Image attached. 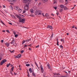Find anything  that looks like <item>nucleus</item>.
Masks as SVG:
<instances>
[{"instance_id": "obj_15", "label": "nucleus", "mask_w": 77, "mask_h": 77, "mask_svg": "<svg viewBox=\"0 0 77 77\" xmlns=\"http://www.w3.org/2000/svg\"><path fill=\"white\" fill-rule=\"evenodd\" d=\"M60 8H61L62 9H63V8L64 7H65V6H64L63 5H60Z\"/></svg>"}, {"instance_id": "obj_33", "label": "nucleus", "mask_w": 77, "mask_h": 77, "mask_svg": "<svg viewBox=\"0 0 77 77\" xmlns=\"http://www.w3.org/2000/svg\"><path fill=\"white\" fill-rule=\"evenodd\" d=\"M30 17H34V15H33V14H31V15H30Z\"/></svg>"}, {"instance_id": "obj_43", "label": "nucleus", "mask_w": 77, "mask_h": 77, "mask_svg": "<svg viewBox=\"0 0 77 77\" xmlns=\"http://www.w3.org/2000/svg\"><path fill=\"white\" fill-rule=\"evenodd\" d=\"M29 40H26V42H29Z\"/></svg>"}, {"instance_id": "obj_60", "label": "nucleus", "mask_w": 77, "mask_h": 77, "mask_svg": "<svg viewBox=\"0 0 77 77\" xmlns=\"http://www.w3.org/2000/svg\"><path fill=\"white\" fill-rule=\"evenodd\" d=\"M1 42H3V40H2Z\"/></svg>"}, {"instance_id": "obj_55", "label": "nucleus", "mask_w": 77, "mask_h": 77, "mask_svg": "<svg viewBox=\"0 0 77 77\" xmlns=\"http://www.w3.org/2000/svg\"><path fill=\"white\" fill-rule=\"evenodd\" d=\"M31 66H33V65L32 64H31Z\"/></svg>"}, {"instance_id": "obj_25", "label": "nucleus", "mask_w": 77, "mask_h": 77, "mask_svg": "<svg viewBox=\"0 0 77 77\" xmlns=\"http://www.w3.org/2000/svg\"><path fill=\"white\" fill-rule=\"evenodd\" d=\"M25 42H26V41L25 40H24L23 42H22V44H23L24 43H25Z\"/></svg>"}, {"instance_id": "obj_10", "label": "nucleus", "mask_w": 77, "mask_h": 77, "mask_svg": "<svg viewBox=\"0 0 77 77\" xmlns=\"http://www.w3.org/2000/svg\"><path fill=\"white\" fill-rule=\"evenodd\" d=\"M16 17H17V18H18V19H19V21L21 19V18L20 17V16H18V15H16Z\"/></svg>"}, {"instance_id": "obj_48", "label": "nucleus", "mask_w": 77, "mask_h": 77, "mask_svg": "<svg viewBox=\"0 0 77 77\" xmlns=\"http://www.w3.org/2000/svg\"><path fill=\"white\" fill-rule=\"evenodd\" d=\"M35 63L36 65V66H38V64H37V63Z\"/></svg>"}, {"instance_id": "obj_26", "label": "nucleus", "mask_w": 77, "mask_h": 77, "mask_svg": "<svg viewBox=\"0 0 77 77\" xmlns=\"http://www.w3.org/2000/svg\"><path fill=\"white\" fill-rule=\"evenodd\" d=\"M17 57H18L20 58L21 57V54H19L18 55V56H17Z\"/></svg>"}, {"instance_id": "obj_47", "label": "nucleus", "mask_w": 77, "mask_h": 77, "mask_svg": "<svg viewBox=\"0 0 77 77\" xmlns=\"http://www.w3.org/2000/svg\"><path fill=\"white\" fill-rule=\"evenodd\" d=\"M15 58H19V57H18V56H16V57H15Z\"/></svg>"}, {"instance_id": "obj_36", "label": "nucleus", "mask_w": 77, "mask_h": 77, "mask_svg": "<svg viewBox=\"0 0 77 77\" xmlns=\"http://www.w3.org/2000/svg\"><path fill=\"white\" fill-rule=\"evenodd\" d=\"M60 48H63V46L62 45H60Z\"/></svg>"}, {"instance_id": "obj_44", "label": "nucleus", "mask_w": 77, "mask_h": 77, "mask_svg": "<svg viewBox=\"0 0 77 77\" xmlns=\"http://www.w3.org/2000/svg\"><path fill=\"white\" fill-rule=\"evenodd\" d=\"M6 31L7 32H8V33H9V31L8 30H6Z\"/></svg>"}, {"instance_id": "obj_30", "label": "nucleus", "mask_w": 77, "mask_h": 77, "mask_svg": "<svg viewBox=\"0 0 77 77\" xmlns=\"http://www.w3.org/2000/svg\"><path fill=\"white\" fill-rule=\"evenodd\" d=\"M10 51L11 52V53H14V50H13L12 51Z\"/></svg>"}, {"instance_id": "obj_41", "label": "nucleus", "mask_w": 77, "mask_h": 77, "mask_svg": "<svg viewBox=\"0 0 77 77\" xmlns=\"http://www.w3.org/2000/svg\"><path fill=\"white\" fill-rule=\"evenodd\" d=\"M62 77H68V75H65V76H63Z\"/></svg>"}, {"instance_id": "obj_52", "label": "nucleus", "mask_w": 77, "mask_h": 77, "mask_svg": "<svg viewBox=\"0 0 77 77\" xmlns=\"http://www.w3.org/2000/svg\"><path fill=\"white\" fill-rule=\"evenodd\" d=\"M29 50H31V48H29Z\"/></svg>"}, {"instance_id": "obj_46", "label": "nucleus", "mask_w": 77, "mask_h": 77, "mask_svg": "<svg viewBox=\"0 0 77 77\" xmlns=\"http://www.w3.org/2000/svg\"><path fill=\"white\" fill-rule=\"evenodd\" d=\"M10 73H11V75H13V74H12V72L11 71L10 72Z\"/></svg>"}, {"instance_id": "obj_3", "label": "nucleus", "mask_w": 77, "mask_h": 77, "mask_svg": "<svg viewBox=\"0 0 77 77\" xmlns=\"http://www.w3.org/2000/svg\"><path fill=\"white\" fill-rule=\"evenodd\" d=\"M11 44H13L14 45V46H16L17 45L15 41L14 40H12V42H11Z\"/></svg>"}, {"instance_id": "obj_40", "label": "nucleus", "mask_w": 77, "mask_h": 77, "mask_svg": "<svg viewBox=\"0 0 77 77\" xmlns=\"http://www.w3.org/2000/svg\"><path fill=\"white\" fill-rule=\"evenodd\" d=\"M54 8L56 10L57 9V7H54Z\"/></svg>"}, {"instance_id": "obj_5", "label": "nucleus", "mask_w": 77, "mask_h": 77, "mask_svg": "<svg viewBox=\"0 0 77 77\" xmlns=\"http://www.w3.org/2000/svg\"><path fill=\"white\" fill-rule=\"evenodd\" d=\"M24 9L26 11H27V10H28V9H29V5H26L25 6Z\"/></svg>"}, {"instance_id": "obj_53", "label": "nucleus", "mask_w": 77, "mask_h": 77, "mask_svg": "<svg viewBox=\"0 0 77 77\" xmlns=\"http://www.w3.org/2000/svg\"><path fill=\"white\" fill-rule=\"evenodd\" d=\"M3 8H5V5H3Z\"/></svg>"}, {"instance_id": "obj_13", "label": "nucleus", "mask_w": 77, "mask_h": 77, "mask_svg": "<svg viewBox=\"0 0 77 77\" xmlns=\"http://www.w3.org/2000/svg\"><path fill=\"white\" fill-rule=\"evenodd\" d=\"M9 43H5V45L6 46H7V47H9Z\"/></svg>"}, {"instance_id": "obj_49", "label": "nucleus", "mask_w": 77, "mask_h": 77, "mask_svg": "<svg viewBox=\"0 0 77 77\" xmlns=\"http://www.w3.org/2000/svg\"><path fill=\"white\" fill-rule=\"evenodd\" d=\"M9 24H11V25H12V23H10V22L8 23Z\"/></svg>"}, {"instance_id": "obj_51", "label": "nucleus", "mask_w": 77, "mask_h": 77, "mask_svg": "<svg viewBox=\"0 0 77 77\" xmlns=\"http://www.w3.org/2000/svg\"><path fill=\"white\" fill-rule=\"evenodd\" d=\"M56 14L57 15H58L59 14V12H57V13H56Z\"/></svg>"}, {"instance_id": "obj_19", "label": "nucleus", "mask_w": 77, "mask_h": 77, "mask_svg": "<svg viewBox=\"0 0 77 77\" xmlns=\"http://www.w3.org/2000/svg\"><path fill=\"white\" fill-rule=\"evenodd\" d=\"M54 75H55H55H59V74L58 73H54Z\"/></svg>"}, {"instance_id": "obj_37", "label": "nucleus", "mask_w": 77, "mask_h": 77, "mask_svg": "<svg viewBox=\"0 0 77 77\" xmlns=\"http://www.w3.org/2000/svg\"><path fill=\"white\" fill-rule=\"evenodd\" d=\"M27 47V45H25L24 46V48H25V47Z\"/></svg>"}, {"instance_id": "obj_1", "label": "nucleus", "mask_w": 77, "mask_h": 77, "mask_svg": "<svg viewBox=\"0 0 77 77\" xmlns=\"http://www.w3.org/2000/svg\"><path fill=\"white\" fill-rule=\"evenodd\" d=\"M15 10L18 11V12H19V13H21L22 11V10L20 9V8L16 6L15 8Z\"/></svg>"}, {"instance_id": "obj_59", "label": "nucleus", "mask_w": 77, "mask_h": 77, "mask_svg": "<svg viewBox=\"0 0 77 77\" xmlns=\"http://www.w3.org/2000/svg\"><path fill=\"white\" fill-rule=\"evenodd\" d=\"M2 57H1L0 58V60H2Z\"/></svg>"}, {"instance_id": "obj_34", "label": "nucleus", "mask_w": 77, "mask_h": 77, "mask_svg": "<svg viewBox=\"0 0 77 77\" xmlns=\"http://www.w3.org/2000/svg\"><path fill=\"white\" fill-rule=\"evenodd\" d=\"M24 50H23V51H21V53L22 54V53H24Z\"/></svg>"}, {"instance_id": "obj_23", "label": "nucleus", "mask_w": 77, "mask_h": 77, "mask_svg": "<svg viewBox=\"0 0 77 77\" xmlns=\"http://www.w3.org/2000/svg\"><path fill=\"white\" fill-rule=\"evenodd\" d=\"M18 36V34H16L14 36L15 37V38H17V36Z\"/></svg>"}, {"instance_id": "obj_22", "label": "nucleus", "mask_w": 77, "mask_h": 77, "mask_svg": "<svg viewBox=\"0 0 77 77\" xmlns=\"http://www.w3.org/2000/svg\"><path fill=\"white\" fill-rule=\"evenodd\" d=\"M20 17H21L22 18H24V16L23 15H22V14H20Z\"/></svg>"}, {"instance_id": "obj_7", "label": "nucleus", "mask_w": 77, "mask_h": 77, "mask_svg": "<svg viewBox=\"0 0 77 77\" xmlns=\"http://www.w3.org/2000/svg\"><path fill=\"white\" fill-rule=\"evenodd\" d=\"M40 67L41 72L42 73H43L44 72V69H43V68L42 67V65H41L40 66Z\"/></svg>"}, {"instance_id": "obj_31", "label": "nucleus", "mask_w": 77, "mask_h": 77, "mask_svg": "<svg viewBox=\"0 0 77 77\" xmlns=\"http://www.w3.org/2000/svg\"><path fill=\"white\" fill-rule=\"evenodd\" d=\"M57 3V2H56V1L54 0V4H55V3Z\"/></svg>"}, {"instance_id": "obj_11", "label": "nucleus", "mask_w": 77, "mask_h": 77, "mask_svg": "<svg viewBox=\"0 0 77 77\" xmlns=\"http://www.w3.org/2000/svg\"><path fill=\"white\" fill-rule=\"evenodd\" d=\"M47 66H48V67L49 69H51V68H50V64L49 63H48Z\"/></svg>"}, {"instance_id": "obj_20", "label": "nucleus", "mask_w": 77, "mask_h": 77, "mask_svg": "<svg viewBox=\"0 0 77 77\" xmlns=\"http://www.w3.org/2000/svg\"><path fill=\"white\" fill-rule=\"evenodd\" d=\"M45 17H48L49 15H48V13H47L45 14Z\"/></svg>"}, {"instance_id": "obj_29", "label": "nucleus", "mask_w": 77, "mask_h": 77, "mask_svg": "<svg viewBox=\"0 0 77 77\" xmlns=\"http://www.w3.org/2000/svg\"><path fill=\"white\" fill-rule=\"evenodd\" d=\"M32 45H33L32 44H30L29 45H28V46H29V47H31V46H32Z\"/></svg>"}, {"instance_id": "obj_57", "label": "nucleus", "mask_w": 77, "mask_h": 77, "mask_svg": "<svg viewBox=\"0 0 77 77\" xmlns=\"http://www.w3.org/2000/svg\"><path fill=\"white\" fill-rule=\"evenodd\" d=\"M45 2H47L48 1V0H44Z\"/></svg>"}, {"instance_id": "obj_12", "label": "nucleus", "mask_w": 77, "mask_h": 77, "mask_svg": "<svg viewBox=\"0 0 77 77\" xmlns=\"http://www.w3.org/2000/svg\"><path fill=\"white\" fill-rule=\"evenodd\" d=\"M47 28H48V29H52L53 27L50 26H48L47 27Z\"/></svg>"}, {"instance_id": "obj_8", "label": "nucleus", "mask_w": 77, "mask_h": 77, "mask_svg": "<svg viewBox=\"0 0 77 77\" xmlns=\"http://www.w3.org/2000/svg\"><path fill=\"white\" fill-rule=\"evenodd\" d=\"M23 3H28V4H29V0H23Z\"/></svg>"}, {"instance_id": "obj_32", "label": "nucleus", "mask_w": 77, "mask_h": 77, "mask_svg": "<svg viewBox=\"0 0 77 77\" xmlns=\"http://www.w3.org/2000/svg\"><path fill=\"white\" fill-rule=\"evenodd\" d=\"M13 33L14 35H16V32H15V31H13Z\"/></svg>"}, {"instance_id": "obj_42", "label": "nucleus", "mask_w": 77, "mask_h": 77, "mask_svg": "<svg viewBox=\"0 0 77 77\" xmlns=\"http://www.w3.org/2000/svg\"><path fill=\"white\" fill-rule=\"evenodd\" d=\"M41 3L39 2L38 3V6H40V5H41Z\"/></svg>"}, {"instance_id": "obj_28", "label": "nucleus", "mask_w": 77, "mask_h": 77, "mask_svg": "<svg viewBox=\"0 0 77 77\" xmlns=\"http://www.w3.org/2000/svg\"><path fill=\"white\" fill-rule=\"evenodd\" d=\"M26 66H30V64H26Z\"/></svg>"}, {"instance_id": "obj_18", "label": "nucleus", "mask_w": 77, "mask_h": 77, "mask_svg": "<svg viewBox=\"0 0 77 77\" xmlns=\"http://www.w3.org/2000/svg\"><path fill=\"white\" fill-rule=\"evenodd\" d=\"M60 41H61V42H64V39H61Z\"/></svg>"}, {"instance_id": "obj_56", "label": "nucleus", "mask_w": 77, "mask_h": 77, "mask_svg": "<svg viewBox=\"0 0 77 77\" xmlns=\"http://www.w3.org/2000/svg\"><path fill=\"white\" fill-rule=\"evenodd\" d=\"M8 64V66H10V65H11V63H9Z\"/></svg>"}, {"instance_id": "obj_58", "label": "nucleus", "mask_w": 77, "mask_h": 77, "mask_svg": "<svg viewBox=\"0 0 77 77\" xmlns=\"http://www.w3.org/2000/svg\"><path fill=\"white\" fill-rule=\"evenodd\" d=\"M2 32H5V30H3V31H2Z\"/></svg>"}, {"instance_id": "obj_6", "label": "nucleus", "mask_w": 77, "mask_h": 77, "mask_svg": "<svg viewBox=\"0 0 77 77\" xmlns=\"http://www.w3.org/2000/svg\"><path fill=\"white\" fill-rule=\"evenodd\" d=\"M25 19H22L21 18L20 19V20H19L20 22H21L22 23H24V22H25Z\"/></svg>"}, {"instance_id": "obj_21", "label": "nucleus", "mask_w": 77, "mask_h": 77, "mask_svg": "<svg viewBox=\"0 0 77 77\" xmlns=\"http://www.w3.org/2000/svg\"><path fill=\"white\" fill-rule=\"evenodd\" d=\"M14 66H13L11 68V70L12 71H14V70L13 69H14Z\"/></svg>"}, {"instance_id": "obj_38", "label": "nucleus", "mask_w": 77, "mask_h": 77, "mask_svg": "<svg viewBox=\"0 0 77 77\" xmlns=\"http://www.w3.org/2000/svg\"><path fill=\"white\" fill-rule=\"evenodd\" d=\"M53 36V34H52L51 36V38H52Z\"/></svg>"}, {"instance_id": "obj_16", "label": "nucleus", "mask_w": 77, "mask_h": 77, "mask_svg": "<svg viewBox=\"0 0 77 77\" xmlns=\"http://www.w3.org/2000/svg\"><path fill=\"white\" fill-rule=\"evenodd\" d=\"M29 71L30 73H31V72H32V68H30L29 69Z\"/></svg>"}, {"instance_id": "obj_62", "label": "nucleus", "mask_w": 77, "mask_h": 77, "mask_svg": "<svg viewBox=\"0 0 77 77\" xmlns=\"http://www.w3.org/2000/svg\"><path fill=\"white\" fill-rule=\"evenodd\" d=\"M42 15L43 16V17H45V16H44V14H42Z\"/></svg>"}, {"instance_id": "obj_54", "label": "nucleus", "mask_w": 77, "mask_h": 77, "mask_svg": "<svg viewBox=\"0 0 77 77\" xmlns=\"http://www.w3.org/2000/svg\"><path fill=\"white\" fill-rule=\"evenodd\" d=\"M51 15L52 16H54V14H51Z\"/></svg>"}, {"instance_id": "obj_63", "label": "nucleus", "mask_w": 77, "mask_h": 77, "mask_svg": "<svg viewBox=\"0 0 77 77\" xmlns=\"http://www.w3.org/2000/svg\"><path fill=\"white\" fill-rule=\"evenodd\" d=\"M2 23V24H3L5 26V23H3V22Z\"/></svg>"}, {"instance_id": "obj_50", "label": "nucleus", "mask_w": 77, "mask_h": 77, "mask_svg": "<svg viewBox=\"0 0 77 77\" xmlns=\"http://www.w3.org/2000/svg\"><path fill=\"white\" fill-rule=\"evenodd\" d=\"M7 67H9V65L8 64H7Z\"/></svg>"}, {"instance_id": "obj_14", "label": "nucleus", "mask_w": 77, "mask_h": 77, "mask_svg": "<svg viewBox=\"0 0 77 77\" xmlns=\"http://www.w3.org/2000/svg\"><path fill=\"white\" fill-rule=\"evenodd\" d=\"M30 12L31 14H33V9H30Z\"/></svg>"}, {"instance_id": "obj_17", "label": "nucleus", "mask_w": 77, "mask_h": 77, "mask_svg": "<svg viewBox=\"0 0 77 77\" xmlns=\"http://www.w3.org/2000/svg\"><path fill=\"white\" fill-rule=\"evenodd\" d=\"M11 17H12L13 18H16V17H15V16H14V15H11Z\"/></svg>"}, {"instance_id": "obj_45", "label": "nucleus", "mask_w": 77, "mask_h": 77, "mask_svg": "<svg viewBox=\"0 0 77 77\" xmlns=\"http://www.w3.org/2000/svg\"><path fill=\"white\" fill-rule=\"evenodd\" d=\"M39 45H38L37 46H36L35 47V48H38V47H39Z\"/></svg>"}, {"instance_id": "obj_27", "label": "nucleus", "mask_w": 77, "mask_h": 77, "mask_svg": "<svg viewBox=\"0 0 77 77\" xmlns=\"http://www.w3.org/2000/svg\"><path fill=\"white\" fill-rule=\"evenodd\" d=\"M63 11V9H60V12H62Z\"/></svg>"}, {"instance_id": "obj_39", "label": "nucleus", "mask_w": 77, "mask_h": 77, "mask_svg": "<svg viewBox=\"0 0 77 77\" xmlns=\"http://www.w3.org/2000/svg\"><path fill=\"white\" fill-rule=\"evenodd\" d=\"M64 10H66V7H64Z\"/></svg>"}, {"instance_id": "obj_64", "label": "nucleus", "mask_w": 77, "mask_h": 77, "mask_svg": "<svg viewBox=\"0 0 77 77\" xmlns=\"http://www.w3.org/2000/svg\"><path fill=\"white\" fill-rule=\"evenodd\" d=\"M1 23H3V22L2 20L1 21Z\"/></svg>"}, {"instance_id": "obj_2", "label": "nucleus", "mask_w": 77, "mask_h": 77, "mask_svg": "<svg viewBox=\"0 0 77 77\" xmlns=\"http://www.w3.org/2000/svg\"><path fill=\"white\" fill-rule=\"evenodd\" d=\"M35 14L36 15H41V13L40 11H36Z\"/></svg>"}, {"instance_id": "obj_35", "label": "nucleus", "mask_w": 77, "mask_h": 77, "mask_svg": "<svg viewBox=\"0 0 77 77\" xmlns=\"http://www.w3.org/2000/svg\"><path fill=\"white\" fill-rule=\"evenodd\" d=\"M58 42H58V41H57V45H58V46H59V44L58 43Z\"/></svg>"}, {"instance_id": "obj_4", "label": "nucleus", "mask_w": 77, "mask_h": 77, "mask_svg": "<svg viewBox=\"0 0 77 77\" xmlns=\"http://www.w3.org/2000/svg\"><path fill=\"white\" fill-rule=\"evenodd\" d=\"M6 62V59H4L3 60H2L0 63V65H2L3 64H4L5 62Z\"/></svg>"}, {"instance_id": "obj_9", "label": "nucleus", "mask_w": 77, "mask_h": 77, "mask_svg": "<svg viewBox=\"0 0 77 77\" xmlns=\"http://www.w3.org/2000/svg\"><path fill=\"white\" fill-rule=\"evenodd\" d=\"M7 1H8L10 3H12L13 2H15V1H17V0H6Z\"/></svg>"}, {"instance_id": "obj_24", "label": "nucleus", "mask_w": 77, "mask_h": 77, "mask_svg": "<svg viewBox=\"0 0 77 77\" xmlns=\"http://www.w3.org/2000/svg\"><path fill=\"white\" fill-rule=\"evenodd\" d=\"M32 74L33 76H34V77H35V73L34 72H33Z\"/></svg>"}, {"instance_id": "obj_61", "label": "nucleus", "mask_w": 77, "mask_h": 77, "mask_svg": "<svg viewBox=\"0 0 77 77\" xmlns=\"http://www.w3.org/2000/svg\"><path fill=\"white\" fill-rule=\"evenodd\" d=\"M14 74L15 75H17V73H16L14 72Z\"/></svg>"}]
</instances>
